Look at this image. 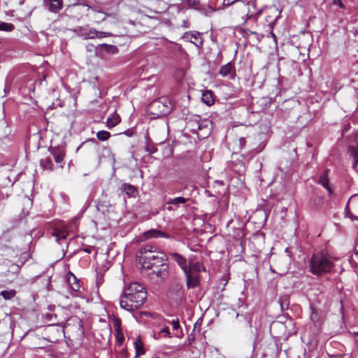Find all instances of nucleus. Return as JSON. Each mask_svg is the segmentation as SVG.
I'll return each mask as SVG.
<instances>
[{
	"label": "nucleus",
	"mask_w": 358,
	"mask_h": 358,
	"mask_svg": "<svg viewBox=\"0 0 358 358\" xmlns=\"http://www.w3.org/2000/svg\"><path fill=\"white\" fill-rule=\"evenodd\" d=\"M329 169H326L324 173L320 176V178H319V180H318V183L319 184H324L326 182H329V178H328V176H329Z\"/></svg>",
	"instance_id": "obj_34"
},
{
	"label": "nucleus",
	"mask_w": 358,
	"mask_h": 358,
	"mask_svg": "<svg viewBox=\"0 0 358 358\" xmlns=\"http://www.w3.org/2000/svg\"><path fill=\"white\" fill-rule=\"evenodd\" d=\"M145 138H146V141H147L146 142V145H145V150L149 154H154V153H155L157 151V148H156V146L154 144L150 143L149 142L150 138L148 136V134L146 135Z\"/></svg>",
	"instance_id": "obj_27"
},
{
	"label": "nucleus",
	"mask_w": 358,
	"mask_h": 358,
	"mask_svg": "<svg viewBox=\"0 0 358 358\" xmlns=\"http://www.w3.org/2000/svg\"><path fill=\"white\" fill-rule=\"evenodd\" d=\"M189 124L192 127V131L201 130L203 129V123L199 121H190Z\"/></svg>",
	"instance_id": "obj_32"
},
{
	"label": "nucleus",
	"mask_w": 358,
	"mask_h": 358,
	"mask_svg": "<svg viewBox=\"0 0 358 358\" xmlns=\"http://www.w3.org/2000/svg\"><path fill=\"white\" fill-rule=\"evenodd\" d=\"M275 20H275L273 22H271V21L269 20V18H266V22H268V25L271 27V28H272V27H273V24H275Z\"/></svg>",
	"instance_id": "obj_48"
},
{
	"label": "nucleus",
	"mask_w": 358,
	"mask_h": 358,
	"mask_svg": "<svg viewBox=\"0 0 358 358\" xmlns=\"http://www.w3.org/2000/svg\"><path fill=\"white\" fill-rule=\"evenodd\" d=\"M71 321L73 322V324L77 328L78 335L80 336H83L85 334V329L83 327V321L78 317H73L71 320Z\"/></svg>",
	"instance_id": "obj_20"
},
{
	"label": "nucleus",
	"mask_w": 358,
	"mask_h": 358,
	"mask_svg": "<svg viewBox=\"0 0 358 358\" xmlns=\"http://www.w3.org/2000/svg\"><path fill=\"white\" fill-rule=\"evenodd\" d=\"M355 255L358 257V242L355 246Z\"/></svg>",
	"instance_id": "obj_49"
},
{
	"label": "nucleus",
	"mask_w": 358,
	"mask_h": 358,
	"mask_svg": "<svg viewBox=\"0 0 358 358\" xmlns=\"http://www.w3.org/2000/svg\"><path fill=\"white\" fill-rule=\"evenodd\" d=\"M151 113L157 117L166 116L173 110L172 103L167 97H160L150 103Z\"/></svg>",
	"instance_id": "obj_4"
},
{
	"label": "nucleus",
	"mask_w": 358,
	"mask_h": 358,
	"mask_svg": "<svg viewBox=\"0 0 358 358\" xmlns=\"http://www.w3.org/2000/svg\"><path fill=\"white\" fill-rule=\"evenodd\" d=\"M243 158V155H239L236 152H234L231 155L230 166L234 171L239 173L245 171V162Z\"/></svg>",
	"instance_id": "obj_7"
},
{
	"label": "nucleus",
	"mask_w": 358,
	"mask_h": 358,
	"mask_svg": "<svg viewBox=\"0 0 358 358\" xmlns=\"http://www.w3.org/2000/svg\"><path fill=\"white\" fill-rule=\"evenodd\" d=\"M357 334H358V333H357Z\"/></svg>",
	"instance_id": "obj_59"
},
{
	"label": "nucleus",
	"mask_w": 358,
	"mask_h": 358,
	"mask_svg": "<svg viewBox=\"0 0 358 358\" xmlns=\"http://www.w3.org/2000/svg\"><path fill=\"white\" fill-rule=\"evenodd\" d=\"M275 346L276 350H277V351H278V345H277V344H275Z\"/></svg>",
	"instance_id": "obj_54"
},
{
	"label": "nucleus",
	"mask_w": 358,
	"mask_h": 358,
	"mask_svg": "<svg viewBox=\"0 0 358 358\" xmlns=\"http://www.w3.org/2000/svg\"><path fill=\"white\" fill-rule=\"evenodd\" d=\"M173 205H169L167 207H166V209L168 211H172L174 210Z\"/></svg>",
	"instance_id": "obj_51"
},
{
	"label": "nucleus",
	"mask_w": 358,
	"mask_h": 358,
	"mask_svg": "<svg viewBox=\"0 0 358 358\" xmlns=\"http://www.w3.org/2000/svg\"><path fill=\"white\" fill-rule=\"evenodd\" d=\"M349 150L351 152L353 159H358V143L356 146H350Z\"/></svg>",
	"instance_id": "obj_35"
},
{
	"label": "nucleus",
	"mask_w": 358,
	"mask_h": 358,
	"mask_svg": "<svg viewBox=\"0 0 358 358\" xmlns=\"http://www.w3.org/2000/svg\"><path fill=\"white\" fill-rule=\"evenodd\" d=\"M189 198H185L182 196H178L173 199H170L167 201L168 205H173L175 208H179L180 206H185L189 201Z\"/></svg>",
	"instance_id": "obj_16"
},
{
	"label": "nucleus",
	"mask_w": 358,
	"mask_h": 358,
	"mask_svg": "<svg viewBox=\"0 0 358 358\" xmlns=\"http://www.w3.org/2000/svg\"><path fill=\"white\" fill-rule=\"evenodd\" d=\"M321 185L327 190L329 196L333 194V189L330 187L329 182H326L324 184H321Z\"/></svg>",
	"instance_id": "obj_41"
},
{
	"label": "nucleus",
	"mask_w": 358,
	"mask_h": 358,
	"mask_svg": "<svg viewBox=\"0 0 358 358\" xmlns=\"http://www.w3.org/2000/svg\"><path fill=\"white\" fill-rule=\"evenodd\" d=\"M120 122V117L115 112L107 118L106 126L111 129L115 127Z\"/></svg>",
	"instance_id": "obj_19"
},
{
	"label": "nucleus",
	"mask_w": 358,
	"mask_h": 358,
	"mask_svg": "<svg viewBox=\"0 0 358 358\" xmlns=\"http://www.w3.org/2000/svg\"><path fill=\"white\" fill-rule=\"evenodd\" d=\"M139 252L143 259L142 266L145 269L154 268V266L162 265L167 262L166 254L150 245L143 246Z\"/></svg>",
	"instance_id": "obj_2"
},
{
	"label": "nucleus",
	"mask_w": 358,
	"mask_h": 358,
	"mask_svg": "<svg viewBox=\"0 0 358 358\" xmlns=\"http://www.w3.org/2000/svg\"><path fill=\"white\" fill-rule=\"evenodd\" d=\"M187 2L189 4H192L193 6H196L199 4V0H187Z\"/></svg>",
	"instance_id": "obj_47"
},
{
	"label": "nucleus",
	"mask_w": 358,
	"mask_h": 358,
	"mask_svg": "<svg viewBox=\"0 0 358 358\" xmlns=\"http://www.w3.org/2000/svg\"><path fill=\"white\" fill-rule=\"evenodd\" d=\"M262 13V10H259L257 14L255 15V17L257 18Z\"/></svg>",
	"instance_id": "obj_52"
},
{
	"label": "nucleus",
	"mask_w": 358,
	"mask_h": 358,
	"mask_svg": "<svg viewBox=\"0 0 358 358\" xmlns=\"http://www.w3.org/2000/svg\"><path fill=\"white\" fill-rule=\"evenodd\" d=\"M5 257L4 262H13L20 258H26L24 253L19 248H13L5 246V250L2 255Z\"/></svg>",
	"instance_id": "obj_6"
},
{
	"label": "nucleus",
	"mask_w": 358,
	"mask_h": 358,
	"mask_svg": "<svg viewBox=\"0 0 358 358\" xmlns=\"http://www.w3.org/2000/svg\"><path fill=\"white\" fill-rule=\"evenodd\" d=\"M40 165L44 169H47L49 171H52L53 169V163L52 162V159L49 157H45L44 159H41L40 160Z\"/></svg>",
	"instance_id": "obj_22"
},
{
	"label": "nucleus",
	"mask_w": 358,
	"mask_h": 358,
	"mask_svg": "<svg viewBox=\"0 0 358 358\" xmlns=\"http://www.w3.org/2000/svg\"><path fill=\"white\" fill-rule=\"evenodd\" d=\"M86 39L101 38L112 36L110 32L99 31L88 27Z\"/></svg>",
	"instance_id": "obj_13"
},
{
	"label": "nucleus",
	"mask_w": 358,
	"mask_h": 358,
	"mask_svg": "<svg viewBox=\"0 0 358 358\" xmlns=\"http://www.w3.org/2000/svg\"><path fill=\"white\" fill-rule=\"evenodd\" d=\"M88 26L85 27H77L73 29V32L76 33L78 36L83 37L84 39H86L87 34Z\"/></svg>",
	"instance_id": "obj_24"
},
{
	"label": "nucleus",
	"mask_w": 358,
	"mask_h": 358,
	"mask_svg": "<svg viewBox=\"0 0 358 358\" xmlns=\"http://www.w3.org/2000/svg\"><path fill=\"white\" fill-rule=\"evenodd\" d=\"M332 3L334 5L337 6L341 8H344V5L341 0H333Z\"/></svg>",
	"instance_id": "obj_45"
},
{
	"label": "nucleus",
	"mask_w": 358,
	"mask_h": 358,
	"mask_svg": "<svg viewBox=\"0 0 358 358\" xmlns=\"http://www.w3.org/2000/svg\"><path fill=\"white\" fill-rule=\"evenodd\" d=\"M101 46L102 48H104V50H105L106 51H107V52H110L111 50H115V49H116L115 46L112 45H107V44H105V43H104V44L101 45Z\"/></svg>",
	"instance_id": "obj_42"
},
{
	"label": "nucleus",
	"mask_w": 358,
	"mask_h": 358,
	"mask_svg": "<svg viewBox=\"0 0 358 358\" xmlns=\"http://www.w3.org/2000/svg\"><path fill=\"white\" fill-rule=\"evenodd\" d=\"M170 256L172 258V259L177 262L178 266L181 268V269L183 271H186L187 268H189L187 259L179 253L171 252L170 253Z\"/></svg>",
	"instance_id": "obj_14"
},
{
	"label": "nucleus",
	"mask_w": 358,
	"mask_h": 358,
	"mask_svg": "<svg viewBox=\"0 0 358 358\" xmlns=\"http://www.w3.org/2000/svg\"><path fill=\"white\" fill-rule=\"evenodd\" d=\"M134 345L136 349L135 358H138L140 355L145 354L143 343L140 341H135Z\"/></svg>",
	"instance_id": "obj_26"
},
{
	"label": "nucleus",
	"mask_w": 358,
	"mask_h": 358,
	"mask_svg": "<svg viewBox=\"0 0 358 358\" xmlns=\"http://www.w3.org/2000/svg\"><path fill=\"white\" fill-rule=\"evenodd\" d=\"M171 324H172L173 329L177 330L180 327V323L178 320H173L171 321Z\"/></svg>",
	"instance_id": "obj_44"
},
{
	"label": "nucleus",
	"mask_w": 358,
	"mask_h": 358,
	"mask_svg": "<svg viewBox=\"0 0 358 358\" xmlns=\"http://www.w3.org/2000/svg\"><path fill=\"white\" fill-rule=\"evenodd\" d=\"M147 299V292L142 285L132 282L123 292L120 299V307L129 312L140 308Z\"/></svg>",
	"instance_id": "obj_1"
},
{
	"label": "nucleus",
	"mask_w": 358,
	"mask_h": 358,
	"mask_svg": "<svg viewBox=\"0 0 358 358\" xmlns=\"http://www.w3.org/2000/svg\"><path fill=\"white\" fill-rule=\"evenodd\" d=\"M252 34H255L256 32L255 31H252Z\"/></svg>",
	"instance_id": "obj_58"
},
{
	"label": "nucleus",
	"mask_w": 358,
	"mask_h": 358,
	"mask_svg": "<svg viewBox=\"0 0 358 358\" xmlns=\"http://www.w3.org/2000/svg\"><path fill=\"white\" fill-rule=\"evenodd\" d=\"M103 151L107 154V158L110 163L114 165L115 164V155L109 148H105Z\"/></svg>",
	"instance_id": "obj_31"
},
{
	"label": "nucleus",
	"mask_w": 358,
	"mask_h": 358,
	"mask_svg": "<svg viewBox=\"0 0 358 358\" xmlns=\"http://www.w3.org/2000/svg\"><path fill=\"white\" fill-rule=\"evenodd\" d=\"M164 335L165 337H171L169 329L168 327H163L159 332V336Z\"/></svg>",
	"instance_id": "obj_36"
},
{
	"label": "nucleus",
	"mask_w": 358,
	"mask_h": 358,
	"mask_svg": "<svg viewBox=\"0 0 358 358\" xmlns=\"http://www.w3.org/2000/svg\"><path fill=\"white\" fill-rule=\"evenodd\" d=\"M66 281L73 292L76 293L79 291L80 287L79 280L71 272L66 274Z\"/></svg>",
	"instance_id": "obj_11"
},
{
	"label": "nucleus",
	"mask_w": 358,
	"mask_h": 358,
	"mask_svg": "<svg viewBox=\"0 0 358 358\" xmlns=\"http://www.w3.org/2000/svg\"><path fill=\"white\" fill-rule=\"evenodd\" d=\"M202 101L207 106H211L214 103L215 100L213 98V93L210 90H206L202 93Z\"/></svg>",
	"instance_id": "obj_17"
},
{
	"label": "nucleus",
	"mask_w": 358,
	"mask_h": 358,
	"mask_svg": "<svg viewBox=\"0 0 358 358\" xmlns=\"http://www.w3.org/2000/svg\"><path fill=\"white\" fill-rule=\"evenodd\" d=\"M187 281V287L188 289L194 288L199 285V275L193 269L187 268L186 271H183Z\"/></svg>",
	"instance_id": "obj_8"
},
{
	"label": "nucleus",
	"mask_w": 358,
	"mask_h": 358,
	"mask_svg": "<svg viewBox=\"0 0 358 358\" xmlns=\"http://www.w3.org/2000/svg\"><path fill=\"white\" fill-rule=\"evenodd\" d=\"M96 137L99 141H107L110 137V134L107 131H99L96 133Z\"/></svg>",
	"instance_id": "obj_29"
},
{
	"label": "nucleus",
	"mask_w": 358,
	"mask_h": 358,
	"mask_svg": "<svg viewBox=\"0 0 358 358\" xmlns=\"http://www.w3.org/2000/svg\"><path fill=\"white\" fill-rule=\"evenodd\" d=\"M50 151L56 163L61 164L63 162L65 152L62 148L53 147L50 149Z\"/></svg>",
	"instance_id": "obj_12"
},
{
	"label": "nucleus",
	"mask_w": 358,
	"mask_h": 358,
	"mask_svg": "<svg viewBox=\"0 0 358 358\" xmlns=\"http://www.w3.org/2000/svg\"><path fill=\"white\" fill-rule=\"evenodd\" d=\"M247 15H248V18H251L253 16L252 14H249V12L248 13Z\"/></svg>",
	"instance_id": "obj_53"
},
{
	"label": "nucleus",
	"mask_w": 358,
	"mask_h": 358,
	"mask_svg": "<svg viewBox=\"0 0 358 358\" xmlns=\"http://www.w3.org/2000/svg\"><path fill=\"white\" fill-rule=\"evenodd\" d=\"M120 189L122 192H124L129 196H135L137 193L136 188L134 186L127 183H123L120 187Z\"/></svg>",
	"instance_id": "obj_18"
},
{
	"label": "nucleus",
	"mask_w": 358,
	"mask_h": 358,
	"mask_svg": "<svg viewBox=\"0 0 358 358\" xmlns=\"http://www.w3.org/2000/svg\"><path fill=\"white\" fill-rule=\"evenodd\" d=\"M62 0H44L43 6L50 12L57 13L62 8Z\"/></svg>",
	"instance_id": "obj_10"
},
{
	"label": "nucleus",
	"mask_w": 358,
	"mask_h": 358,
	"mask_svg": "<svg viewBox=\"0 0 358 358\" xmlns=\"http://www.w3.org/2000/svg\"><path fill=\"white\" fill-rule=\"evenodd\" d=\"M52 235L56 238V241L57 242L59 241L60 239H66V234L63 231H59L57 230H55Z\"/></svg>",
	"instance_id": "obj_33"
},
{
	"label": "nucleus",
	"mask_w": 358,
	"mask_h": 358,
	"mask_svg": "<svg viewBox=\"0 0 358 358\" xmlns=\"http://www.w3.org/2000/svg\"><path fill=\"white\" fill-rule=\"evenodd\" d=\"M123 134L128 137H131L134 135V131L129 129L124 131Z\"/></svg>",
	"instance_id": "obj_46"
},
{
	"label": "nucleus",
	"mask_w": 358,
	"mask_h": 358,
	"mask_svg": "<svg viewBox=\"0 0 358 358\" xmlns=\"http://www.w3.org/2000/svg\"><path fill=\"white\" fill-rule=\"evenodd\" d=\"M147 238H170L171 236L168 234L165 233L164 231L157 230V229H150L145 233Z\"/></svg>",
	"instance_id": "obj_15"
},
{
	"label": "nucleus",
	"mask_w": 358,
	"mask_h": 358,
	"mask_svg": "<svg viewBox=\"0 0 358 358\" xmlns=\"http://www.w3.org/2000/svg\"><path fill=\"white\" fill-rule=\"evenodd\" d=\"M279 303L282 310L287 309L288 307V303H287V297L280 298L279 299Z\"/></svg>",
	"instance_id": "obj_38"
},
{
	"label": "nucleus",
	"mask_w": 358,
	"mask_h": 358,
	"mask_svg": "<svg viewBox=\"0 0 358 358\" xmlns=\"http://www.w3.org/2000/svg\"><path fill=\"white\" fill-rule=\"evenodd\" d=\"M357 164H358V159H354V162L352 164V167L354 169H355L357 167Z\"/></svg>",
	"instance_id": "obj_50"
},
{
	"label": "nucleus",
	"mask_w": 358,
	"mask_h": 358,
	"mask_svg": "<svg viewBox=\"0 0 358 358\" xmlns=\"http://www.w3.org/2000/svg\"><path fill=\"white\" fill-rule=\"evenodd\" d=\"M15 29V26L11 23L0 22V30L4 31H12Z\"/></svg>",
	"instance_id": "obj_30"
},
{
	"label": "nucleus",
	"mask_w": 358,
	"mask_h": 358,
	"mask_svg": "<svg viewBox=\"0 0 358 358\" xmlns=\"http://www.w3.org/2000/svg\"><path fill=\"white\" fill-rule=\"evenodd\" d=\"M265 143H260L259 145L255 148H253L250 152L246 155L249 159L252 158L256 155L261 152L265 148Z\"/></svg>",
	"instance_id": "obj_25"
},
{
	"label": "nucleus",
	"mask_w": 358,
	"mask_h": 358,
	"mask_svg": "<svg viewBox=\"0 0 358 358\" xmlns=\"http://www.w3.org/2000/svg\"><path fill=\"white\" fill-rule=\"evenodd\" d=\"M150 270L152 271L153 274H155L161 280H164L169 275V265L166 262L162 265L154 266V268Z\"/></svg>",
	"instance_id": "obj_9"
},
{
	"label": "nucleus",
	"mask_w": 358,
	"mask_h": 358,
	"mask_svg": "<svg viewBox=\"0 0 358 358\" xmlns=\"http://www.w3.org/2000/svg\"><path fill=\"white\" fill-rule=\"evenodd\" d=\"M271 34L275 38V35L273 32H271Z\"/></svg>",
	"instance_id": "obj_55"
},
{
	"label": "nucleus",
	"mask_w": 358,
	"mask_h": 358,
	"mask_svg": "<svg viewBox=\"0 0 358 358\" xmlns=\"http://www.w3.org/2000/svg\"><path fill=\"white\" fill-rule=\"evenodd\" d=\"M84 6H87L88 8H92L90 6H88L87 4H83Z\"/></svg>",
	"instance_id": "obj_56"
},
{
	"label": "nucleus",
	"mask_w": 358,
	"mask_h": 358,
	"mask_svg": "<svg viewBox=\"0 0 358 358\" xmlns=\"http://www.w3.org/2000/svg\"><path fill=\"white\" fill-rule=\"evenodd\" d=\"M201 265L199 263H196L192 266L189 267L190 269H193L194 271H196L199 274L200 270H201Z\"/></svg>",
	"instance_id": "obj_43"
},
{
	"label": "nucleus",
	"mask_w": 358,
	"mask_h": 358,
	"mask_svg": "<svg viewBox=\"0 0 358 358\" xmlns=\"http://www.w3.org/2000/svg\"><path fill=\"white\" fill-rule=\"evenodd\" d=\"M310 267L312 273L320 275L330 272L334 267V263L327 252L321 251L313 255Z\"/></svg>",
	"instance_id": "obj_3"
},
{
	"label": "nucleus",
	"mask_w": 358,
	"mask_h": 358,
	"mask_svg": "<svg viewBox=\"0 0 358 358\" xmlns=\"http://www.w3.org/2000/svg\"><path fill=\"white\" fill-rule=\"evenodd\" d=\"M0 294L6 300H9L13 298L16 294V291L14 289L1 291Z\"/></svg>",
	"instance_id": "obj_28"
},
{
	"label": "nucleus",
	"mask_w": 358,
	"mask_h": 358,
	"mask_svg": "<svg viewBox=\"0 0 358 358\" xmlns=\"http://www.w3.org/2000/svg\"><path fill=\"white\" fill-rule=\"evenodd\" d=\"M187 36H190V41L195 44L197 47H201L203 44V41L201 37V35L199 32L195 33H191L190 34H188Z\"/></svg>",
	"instance_id": "obj_21"
},
{
	"label": "nucleus",
	"mask_w": 358,
	"mask_h": 358,
	"mask_svg": "<svg viewBox=\"0 0 358 358\" xmlns=\"http://www.w3.org/2000/svg\"><path fill=\"white\" fill-rule=\"evenodd\" d=\"M321 185L327 190L329 196L333 194V189L330 187L329 182H326L324 184H321Z\"/></svg>",
	"instance_id": "obj_40"
},
{
	"label": "nucleus",
	"mask_w": 358,
	"mask_h": 358,
	"mask_svg": "<svg viewBox=\"0 0 358 358\" xmlns=\"http://www.w3.org/2000/svg\"><path fill=\"white\" fill-rule=\"evenodd\" d=\"M8 240V235L7 232H3L0 236V248L3 247V243L5 241Z\"/></svg>",
	"instance_id": "obj_39"
},
{
	"label": "nucleus",
	"mask_w": 358,
	"mask_h": 358,
	"mask_svg": "<svg viewBox=\"0 0 358 358\" xmlns=\"http://www.w3.org/2000/svg\"><path fill=\"white\" fill-rule=\"evenodd\" d=\"M348 209V203L347 204L346 207H345V210Z\"/></svg>",
	"instance_id": "obj_57"
},
{
	"label": "nucleus",
	"mask_w": 358,
	"mask_h": 358,
	"mask_svg": "<svg viewBox=\"0 0 358 358\" xmlns=\"http://www.w3.org/2000/svg\"><path fill=\"white\" fill-rule=\"evenodd\" d=\"M245 143H246V140L244 137L239 138V139L238 140V144H237L238 150H241L245 147Z\"/></svg>",
	"instance_id": "obj_37"
},
{
	"label": "nucleus",
	"mask_w": 358,
	"mask_h": 358,
	"mask_svg": "<svg viewBox=\"0 0 358 358\" xmlns=\"http://www.w3.org/2000/svg\"><path fill=\"white\" fill-rule=\"evenodd\" d=\"M26 262V258H20L13 262H3L8 267V269L5 273V275L9 276L10 275H12L15 277L17 276Z\"/></svg>",
	"instance_id": "obj_5"
},
{
	"label": "nucleus",
	"mask_w": 358,
	"mask_h": 358,
	"mask_svg": "<svg viewBox=\"0 0 358 358\" xmlns=\"http://www.w3.org/2000/svg\"><path fill=\"white\" fill-rule=\"evenodd\" d=\"M232 66L233 65H232L231 62H228L225 65L221 66V68L219 71V74L220 76H222V77H226L227 76H228L230 73L231 69H232Z\"/></svg>",
	"instance_id": "obj_23"
}]
</instances>
